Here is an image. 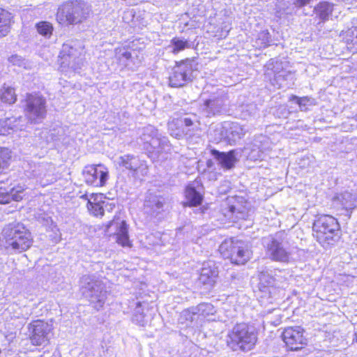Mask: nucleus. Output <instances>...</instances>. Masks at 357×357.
I'll list each match as a JSON object with an SVG mask.
<instances>
[{"label":"nucleus","instance_id":"37998d69","mask_svg":"<svg viewBox=\"0 0 357 357\" xmlns=\"http://www.w3.org/2000/svg\"><path fill=\"white\" fill-rule=\"evenodd\" d=\"M102 202V211L103 213L105 211L111 212L115 207V204L114 202H110L109 200H103Z\"/></svg>","mask_w":357,"mask_h":357},{"label":"nucleus","instance_id":"72a5a7b5","mask_svg":"<svg viewBox=\"0 0 357 357\" xmlns=\"http://www.w3.org/2000/svg\"><path fill=\"white\" fill-rule=\"evenodd\" d=\"M132 320L134 323L141 326H146L149 321V317L144 312V309L140 302L137 303Z\"/></svg>","mask_w":357,"mask_h":357},{"label":"nucleus","instance_id":"6ab92c4d","mask_svg":"<svg viewBox=\"0 0 357 357\" xmlns=\"http://www.w3.org/2000/svg\"><path fill=\"white\" fill-rule=\"evenodd\" d=\"M218 275V271L215 264H211L210 263L204 264L199 278V282L208 287H211L215 284Z\"/></svg>","mask_w":357,"mask_h":357},{"label":"nucleus","instance_id":"bb28decb","mask_svg":"<svg viewBox=\"0 0 357 357\" xmlns=\"http://www.w3.org/2000/svg\"><path fill=\"white\" fill-rule=\"evenodd\" d=\"M13 17L8 10L0 7V38L7 36L10 32Z\"/></svg>","mask_w":357,"mask_h":357},{"label":"nucleus","instance_id":"20e7f679","mask_svg":"<svg viewBox=\"0 0 357 357\" xmlns=\"http://www.w3.org/2000/svg\"><path fill=\"white\" fill-rule=\"evenodd\" d=\"M81 291L93 307L100 310L107 299V291L104 283L95 275H83L80 280Z\"/></svg>","mask_w":357,"mask_h":357},{"label":"nucleus","instance_id":"4be33fe9","mask_svg":"<svg viewBox=\"0 0 357 357\" xmlns=\"http://www.w3.org/2000/svg\"><path fill=\"white\" fill-rule=\"evenodd\" d=\"M108 227H115L116 228L115 234L116 236V242L119 244L123 247L130 245L128 234V227L125 221L122 220L118 222L114 220L109 223Z\"/></svg>","mask_w":357,"mask_h":357},{"label":"nucleus","instance_id":"f03ea898","mask_svg":"<svg viewBox=\"0 0 357 357\" xmlns=\"http://www.w3.org/2000/svg\"><path fill=\"white\" fill-rule=\"evenodd\" d=\"M90 12L89 7L83 1H67L59 7L56 20L63 25L77 24L86 20Z\"/></svg>","mask_w":357,"mask_h":357},{"label":"nucleus","instance_id":"09e8293b","mask_svg":"<svg viewBox=\"0 0 357 357\" xmlns=\"http://www.w3.org/2000/svg\"><path fill=\"white\" fill-rule=\"evenodd\" d=\"M24 123H25V121L24 122H17L15 123H11V126H13L15 124H18V123H19V125H25Z\"/></svg>","mask_w":357,"mask_h":357},{"label":"nucleus","instance_id":"f8f14e48","mask_svg":"<svg viewBox=\"0 0 357 357\" xmlns=\"http://www.w3.org/2000/svg\"><path fill=\"white\" fill-rule=\"evenodd\" d=\"M140 139L144 143V148L149 151L164 149L167 146V139L158 135V130L152 126H148L142 130Z\"/></svg>","mask_w":357,"mask_h":357},{"label":"nucleus","instance_id":"cd10ccee","mask_svg":"<svg viewBox=\"0 0 357 357\" xmlns=\"http://www.w3.org/2000/svg\"><path fill=\"white\" fill-rule=\"evenodd\" d=\"M168 130L170 135L177 139L183 136L187 137V134L190 133V130H185L184 127L181 126V121H178V119H173L168 123Z\"/></svg>","mask_w":357,"mask_h":357},{"label":"nucleus","instance_id":"79ce46f5","mask_svg":"<svg viewBox=\"0 0 357 357\" xmlns=\"http://www.w3.org/2000/svg\"><path fill=\"white\" fill-rule=\"evenodd\" d=\"M261 282L266 283L268 286L274 284V278L271 276L267 272L261 273L259 276Z\"/></svg>","mask_w":357,"mask_h":357},{"label":"nucleus","instance_id":"a19ab883","mask_svg":"<svg viewBox=\"0 0 357 357\" xmlns=\"http://www.w3.org/2000/svg\"><path fill=\"white\" fill-rule=\"evenodd\" d=\"M290 100H296V103L299 105L300 109L301 110H305L307 105H312L315 104L314 99L309 98L307 96L298 98L296 96H291L290 98Z\"/></svg>","mask_w":357,"mask_h":357},{"label":"nucleus","instance_id":"b1692460","mask_svg":"<svg viewBox=\"0 0 357 357\" xmlns=\"http://www.w3.org/2000/svg\"><path fill=\"white\" fill-rule=\"evenodd\" d=\"M25 119L22 117L15 118L10 117L5 119L0 120V135H6L10 134V131L22 130H24L25 125L15 124L11 126V123L17 122H24Z\"/></svg>","mask_w":357,"mask_h":357},{"label":"nucleus","instance_id":"3c124183","mask_svg":"<svg viewBox=\"0 0 357 357\" xmlns=\"http://www.w3.org/2000/svg\"><path fill=\"white\" fill-rule=\"evenodd\" d=\"M355 336H356V341H357V332L355 333Z\"/></svg>","mask_w":357,"mask_h":357},{"label":"nucleus","instance_id":"de8ad7c7","mask_svg":"<svg viewBox=\"0 0 357 357\" xmlns=\"http://www.w3.org/2000/svg\"><path fill=\"white\" fill-rule=\"evenodd\" d=\"M30 314V313L29 312H26L24 314H17V315H14V317L17 319H20V318H24V319H26L28 318V316Z\"/></svg>","mask_w":357,"mask_h":357},{"label":"nucleus","instance_id":"a211bd4d","mask_svg":"<svg viewBox=\"0 0 357 357\" xmlns=\"http://www.w3.org/2000/svg\"><path fill=\"white\" fill-rule=\"evenodd\" d=\"M24 188L18 185L12 187L9 189L4 187H0V204H5L9 203L11 200L19 202L22 199Z\"/></svg>","mask_w":357,"mask_h":357},{"label":"nucleus","instance_id":"aec40b11","mask_svg":"<svg viewBox=\"0 0 357 357\" xmlns=\"http://www.w3.org/2000/svg\"><path fill=\"white\" fill-rule=\"evenodd\" d=\"M243 243L244 241L234 238L226 239L220 244L219 250L224 257L230 259L231 261L232 257Z\"/></svg>","mask_w":357,"mask_h":357},{"label":"nucleus","instance_id":"2eb2a0df","mask_svg":"<svg viewBox=\"0 0 357 357\" xmlns=\"http://www.w3.org/2000/svg\"><path fill=\"white\" fill-rule=\"evenodd\" d=\"M117 163L120 167L134 173L135 176L141 174L142 176L147 174V165L144 160L139 158L138 156L126 154L118 158Z\"/></svg>","mask_w":357,"mask_h":357},{"label":"nucleus","instance_id":"9d476101","mask_svg":"<svg viewBox=\"0 0 357 357\" xmlns=\"http://www.w3.org/2000/svg\"><path fill=\"white\" fill-rule=\"evenodd\" d=\"M204 96L205 93L202 96L204 103L201 108L207 116L220 114L225 110L227 97L224 92L216 91L210 94L208 98Z\"/></svg>","mask_w":357,"mask_h":357},{"label":"nucleus","instance_id":"603ef678","mask_svg":"<svg viewBox=\"0 0 357 357\" xmlns=\"http://www.w3.org/2000/svg\"><path fill=\"white\" fill-rule=\"evenodd\" d=\"M15 307H16L18 310H20V309H21V308H20V307H18V306H17V305H16Z\"/></svg>","mask_w":357,"mask_h":357},{"label":"nucleus","instance_id":"ea45409f","mask_svg":"<svg viewBox=\"0 0 357 357\" xmlns=\"http://www.w3.org/2000/svg\"><path fill=\"white\" fill-rule=\"evenodd\" d=\"M36 29L39 34L50 38L53 31V26L48 22H40L36 24Z\"/></svg>","mask_w":357,"mask_h":357},{"label":"nucleus","instance_id":"49530a36","mask_svg":"<svg viewBox=\"0 0 357 357\" xmlns=\"http://www.w3.org/2000/svg\"><path fill=\"white\" fill-rule=\"evenodd\" d=\"M273 63H274V61L273 59L270 60L268 63L267 64V67L268 69H271L274 73H278V70H274Z\"/></svg>","mask_w":357,"mask_h":357},{"label":"nucleus","instance_id":"9b49d317","mask_svg":"<svg viewBox=\"0 0 357 357\" xmlns=\"http://www.w3.org/2000/svg\"><path fill=\"white\" fill-rule=\"evenodd\" d=\"M28 330L32 344L41 346L48 344L52 326L48 323L38 319L30 323Z\"/></svg>","mask_w":357,"mask_h":357},{"label":"nucleus","instance_id":"6e6552de","mask_svg":"<svg viewBox=\"0 0 357 357\" xmlns=\"http://www.w3.org/2000/svg\"><path fill=\"white\" fill-rule=\"evenodd\" d=\"M24 112L31 123H39L46 116V100L38 94H27L25 99Z\"/></svg>","mask_w":357,"mask_h":357},{"label":"nucleus","instance_id":"e433bc0d","mask_svg":"<svg viewBox=\"0 0 357 357\" xmlns=\"http://www.w3.org/2000/svg\"><path fill=\"white\" fill-rule=\"evenodd\" d=\"M215 312V310L211 303H201L196 307L192 314H198L203 317H206L208 315L213 314Z\"/></svg>","mask_w":357,"mask_h":357},{"label":"nucleus","instance_id":"a18cd8bd","mask_svg":"<svg viewBox=\"0 0 357 357\" xmlns=\"http://www.w3.org/2000/svg\"><path fill=\"white\" fill-rule=\"evenodd\" d=\"M255 151L254 149H252L250 154V157L251 158L257 160V159H259L261 158V151H258L257 153H255Z\"/></svg>","mask_w":357,"mask_h":357},{"label":"nucleus","instance_id":"423d86ee","mask_svg":"<svg viewBox=\"0 0 357 357\" xmlns=\"http://www.w3.org/2000/svg\"><path fill=\"white\" fill-rule=\"evenodd\" d=\"M283 234L277 233L264 239L267 256L272 260L280 262L289 261L290 251Z\"/></svg>","mask_w":357,"mask_h":357},{"label":"nucleus","instance_id":"dca6fc26","mask_svg":"<svg viewBox=\"0 0 357 357\" xmlns=\"http://www.w3.org/2000/svg\"><path fill=\"white\" fill-rule=\"evenodd\" d=\"M115 57L122 68H127L132 70H135L140 63L135 51H129L124 47L115 50Z\"/></svg>","mask_w":357,"mask_h":357},{"label":"nucleus","instance_id":"8fccbe9b","mask_svg":"<svg viewBox=\"0 0 357 357\" xmlns=\"http://www.w3.org/2000/svg\"><path fill=\"white\" fill-rule=\"evenodd\" d=\"M39 175H40V174H38V173H34V174H33V176H39Z\"/></svg>","mask_w":357,"mask_h":357},{"label":"nucleus","instance_id":"0eeeda50","mask_svg":"<svg viewBox=\"0 0 357 357\" xmlns=\"http://www.w3.org/2000/svg\"><path fill=\"white\" fill-rule=\"evenodd\" d=\"M197 70V63L194 60L185 59L176 63L169 77L172 87H181L193 79V73Z\"/></svg>","mask_w":357,"mask_h":357},{"label":"nucleus","instance_id":"5701e85b","mask_svg":"<svg viewBox=\"0 0 357 357\" xmlns=\"http://www.w3.org/2000/svg\"><path fill=\"white\" fill-rule=\"evenodd\" d=\"M25 119L22 117L15 118L10 117L5 119L0 120V135H6L10 134V131L22 130H24L25 125L15 124L11 126V123L17 122H24Z\"/></svg>","mask_w":357,"mask_h":357},{"label":"nucleus","instance_id":"4468645a","mask_svg":"<svg viewBox=\"0 0 357 357\" xmlns=\"http://www.w3.org/2000/svg\"><path fill=\"white\" fill-rule=\"evenodd\" d=\"M282 340L287 347L291 351H298L307 345L304 330L300 326L286 328L282 333Z\"/></svg>","mask_w":357,"mask_h":357},{"label":"nucleus","instance_id":"f704fd0d","mask_svg":"<svg viewBox=\"0 0 357 357\" xmlns=\"http://www.w3.org/2000/svg\"><path fill=\"white\" fill-rule=\"evenodd\" d=\"M193 119L190 117L178 119V121H181V126L184 127L185 130H190V133L187 134V137H188L193 136L195 135V132L199 128V123L196 120L195 116H193Z\"/></svg>","mask_w":357,"mask_h":357},{"label":"nucleus","instance_id":"c756f323","mask_svg":"<svg viewBox=\"0 0 357 357\" xmlns=\"http://www.w3.org/2000/svg\"><path fill=\"white\" fill-rule=\"evenodd\" d=\"M250 255L251 252L248 245L244 242L241 248L237 250L236 254L232 257L231 262L236 264H244L250 259Z\"/></svg>","mask_w":357,"mask_h":357},{"label":"nucleus","instance_id":"c9c22d12","mask_svg":"<svg viewBox=\"0 0 357 357\" xmlns=\"http://www.w3.org/2000/svg\"><path fill=\"white\" fill-rule=\"evenodd\" d=\"M98 196H96L93 201L89 200L87 208L90 213L94 216H102L104 215L102 211V200H98Z\"/></svg>","mask_w":357,"mask_h":357},{"label":"nucleus","instance_id":"864d4df0","mask_svg":"<svg viewBox=\"0 0 357 357\" xmlns=\"http://www.w3.org/2000/svg\"><path fill=\"white\" fill-rule=\"evenodd\" d=\"M356 119L357 120V115L355 116Z\"/></svg>","mask_w":357,"mask_h":357},{"label":"nucleus","instance_id":"a878e982","mask_svg":"<svg viewBox=\"0 0 357 357\" xmlns=\"http://www.w3.org/2000/svg\"><path fill=\"white\" fill-rule=\"evenodd\" d=\"M356 199V194L345 191L333 199V204L346 210H350L355 207Z\"/></svg>","mask_w":357,"mask_h":357},{"label":"nucleus","instance_id":"f3484780","mask_svg":"<svg viewBox=\"0 0 357 357\" xmlns=\"http://www.w3.org/2000/svg\"><path fill=\"white\" fill-rule=\"evenodd\" d=\"M165 198L155 194L149 192L144 203V211L150 216L155 217L164 211Z\"/></svg>","mask_w":357,"mask_h":357},{"label":"nucleus","instance_id":"39448f33","mask_svg":"<svg viewBox=\"0 0 357 357\" xmlns=\"http://www.w3.org/2000/svg\"><path fill=\"white\" fill-rule=\"evenodd\" d=\"M340 225L337 220L328 215H322L317 218L313 223L314 236L319 243L333 244L339 238Z\"/></svg>","mask_w":357,"mask_h":357},{"label":"nucleus","instance_id":"4c0bfd02","mask_svg":"<svg viewBox=\"0 0 357 357\" xmlns=\"http://www.w3.org/2000/svg\"><path fill=\"white\" fill-rule=\"evenodd\" d=\"M171 45L172 46V52L174 54H176L184 50L185 48L190 47V44L188 40L179 38H174L171 40Z\"/></svg>","mask_w":357,"mask_h":357},{"label":"nucleus","instance_id":"58836bf2","mask_svg":"<svg viewBox=\"0 0 357 357\" xmlns=\"http://www.w3.org/2000/svg\"><path fill=\"white\" fill-rule=\"evenodd\" d=\"M10 158L11 153L9 149L0 147V172L8 167Z\"/></svg>","mask_w":357,"mask_h":357},{"label":"nucleus","instance_id":"2f4dec72","mask_svg":"<svg viewBox=\"0 0 357 357\" xmlns=\"http://www.w3.org/2000/svg\"><path fill=\"white\" fill-rule=\"evenodd\" d=\"M1 100L5 103L11 105L17 100V95L14 88L4 84L0 90Z\"/></svg>","mask_w":357,"mask_h":357},{"label":"nucleus","instance_id":"f257e3e1","mask_svg":"<svg viewBox=\"0 0 357 357\" xmlns=\"http://www.w3.org/2000/svg\"><path fill=\"white\" fill-rule=\"evenodd\" d=\"M6 248L15 253L27 250L32 245L31 233L20 222H13L6 225L2 231Z\"/></svg>","mask_w":357,"mask_h":357},{"label":"nucleus","instance_id":"473e14b6","mask_svg":"<svg viewBox=\"0 0 357 357\" xmlns=\"http://www.w3.org/2000/svg\"><path fill=\"white\" fill-rule=\"evenodd\" d=\"M317 15L322 21L328 20L333 10V4L328 2L319 3L314 8Z\"/></svg>","mask_w":357,"mask_h":357},{"label":"nucleus","instance_id":"ddd939ff","mask_svg":"<svg viewBox=\"0 0 357 357\" xmlns=\"http://www.w3.org/2000/svg\"><path fill=\"white\" fill-rule=\"evenodd\" d=\"M82 174L86 183L96 187L105 185L109 177L108 169L100 164L86 166Z\"/></svg>","mask_w":357,"mask_h":357},{"label":"nucleus","instance_id":"393cba45","mask_svg":"<svg viewBox=\"0 0 357 357\" xmlns=\"http://www.w3.org/2000/svg\"><path fill=\"white\" fill-rule=\"evenodd\" d=\"M212 153L221 166L225 169H231L237 162L236 157V151L235 150H231L227 153L213 150Z\"/></svg>","mask_w":357,"mask_h":357},{"label":"nucleus","instance_id":"c85d7f7f","mask_svg":"<svg viewBox=\"0 0 357 357\" xmlns=\"http://www.w3.org/2000/svg\"><path fill=\"white\" fill-rule=\"evenodd\" d=\"M250 204L245 202V205H231L229 206V212L231 213V218L234 220H245L250 213Z\"/></svg>","mask_w":357,"mask_h":357},{"label":"nucleus","instance_id":"7c9ffc66","mask_svg":"<svg viewBox=\"0 0 357 357\" xmlns=\"http://www.w3.org/2000/svg\"><path fill=\"white\" fill-rule=\"evenodd\" d=\"M187 204L190 206H196L201 204L202 195L195 188L188 186L185 190Z\"/></svg>","mask_w":357,"mask_h":357},{"label":"nucleus","instance_id":"7ed1b4c3","mask_svg":"<svg viewBox=\"0 0 357 357\" xmlns=\"http://www.w3.org/2000/svg\"><path fill=\"white\" fill-rule=\"evenodd\" d=\"M257 341L255 330L244 323L236 324L227 335V346L233 351H250Z\"/></svg>","mask_w":357,"mask_h":357},{"label":"nucleus","instance_id":"412c9836","mask_svg":"<svg viewBox=\"0 0 357 357\" xmlns=\"http://www.w3.org/2000/svg\"><path fill=\"white\" fill-rule=\"evenodd\" d=\"M225 130V139L230 145H234L246 133V130L238 123H231L228 127H223Z\"/></svg>","mask_w":357,"mask_h":357},{"label":"nucleus","instance_id":"c03bdc74","mask_svg":"<svg viewBox=\"0 0 357 357\" xmlns=\"http://www.w3.org/2000/svg\"><path fill=\"white\" fill-rule=\"evenodd\" d=\"M310 0H294V4L297 7H302L309 3Z\"/></svg>","mask_w":357,"mask_h":357},{"label":"nucleus","instance_id":"1a4fd4ad","mask_svg":"<svg viewBox=\"0 0 357 357\" xmlns=\"http://www.w3.org/2000/svg\"><path fill=\"white\" fill-rule=\"evenodd\" d=\"M83 46L78 40H68L63 43L61 51V65L68 66L75 70L79 68Z\"/></svg>","mask_w":357,"mask_h":357}]
</instances>
